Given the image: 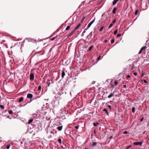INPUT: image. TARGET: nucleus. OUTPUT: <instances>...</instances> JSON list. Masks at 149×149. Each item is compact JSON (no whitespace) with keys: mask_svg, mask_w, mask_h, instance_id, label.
I'll list each match as a JSON object with an SVG mask.
<instances>
[{"mask_svg":"<svg viewBox=\"0 0 149 149\" xmlns=\"http://www.w3.org/2000/svg\"><path fill=\"white\" fill-rule=\"evenodd\" d=\"M146 48V46L143 47L140 49L138 54H140L142 52V51L143 50H145Z\"/></svg>","mask_w":149,"mask_h":149,"instance_id":"4","label":"nucleus"},{"mask_svg":"<svg viewBox=\"0 0 149 149\" xmlns=\"http://www.w3.org/2000/svg\"><path fill=\"white\" fill-rule=\"evenodd\" d=\"M143 81L146 83H148V82H147L146 80H144Z\"/></svg>","mask_w":149,"mask_h":149,"instance_id":"40","label":"nucleus"},{"mask_svg":"<svg viewBox=\"0 0 149 149\" xmlns=\"http://www.w3.org/2000/svg\"><path fill=\"white\" fill-rule=\"evenodd\" d=\"M38 64V63H36L35 64V65H36Z\"/></svg>","mask_w":149,"mask_h":149,"instance_id":"54","label":"nucleus"},{"mask_svg":"<svg viewBox=\"0 0 149 149\" xmlns=\"http://www.w3.org/2000/svg\"><path fill=\"white\" fill-rule=\"evenodd\" d=\"M33 119H30L29 120V122H28V124H30L31 123H32L33 121Z\"/></svg>","mask_w":149,"mask_h":149,"instance_id":"18","label":"nucleus"},{"mask_svg":"<svg viewBox=\"0 0 149 149\" xmlns=\"http://www.w3.org/2000/svg\"><path fill=\"white\" fill-rule=\"evenodd\" d=\"M93 125L94 126L96 127L97 125H98L99 124V123L98 122H96V123H93Z\"/></svg>","mask_w":149,"mask_h":149,"instance_id":"14","label":"nucleus"},{"mask_svg":"<svg viewBox=\"0 0 149 149\" xmlns=\"http://www.w3.org/2000/svg\"><path fill=\"white\" fill-rule=\"evenodd\" d=\"M119 0H114L113 2V5H115Z\"/></svg>","mask_w":149,"mask_h":149,"instance_id":"11","label":"nucleus"},{"mask_svg":"<svg viewBox=\"0 0 149 149\" xmlns=\"http://www.w3.org/2000/svg\"><path fill=\"white\" fill-rule=\"evenodd\" d=\"M88 29L87 28H86V29H84V31H83V33H82V34H81V36H84V33H85V32H86V31L87 29Z\"/></svg>","mask_w":149,"mask_h":149,"instance_id":"9","label":"nucleus"},{"mask_svg":"<svg viewBox=\"0 0 149 149\" xmlns=\"http://www.w3.org/2000/svg\"><path fill=\"white\" fill-rule=\"evenodd\" d=\"M117 33V30H116L114 33V35H116V33Z\"/></svg>","mask_w":149,"mask_h":149,"instance_id":"32","label":"nucleus"},{"mask_svg":"<svg viewBox=\"0 0 149 149\" xmlns=\"http://www.w3.org/2000/svg\"><path fill=\"white\" fill-rule=\"evenodd\" d=\"M132 111L133 113H134L135 111L134 107H133L132 109Z\"/></svg>","mask_w":149,"mask_h":149,"instance_id":"24","label":"nucleus"},{"mask_svg":"<svg viewBox=\"0 0 149 149\" xmlns=\"http://www.w3.org/2000/svg\"><path fill=\"white\" fill-rule=\"evenodd\" d=\"M63 128V126H60L58 127L57 129L59 130V131H61L62 129Z\"/></svg>","mask_w":149,"mask_h":149,"instance_id":"13","label":"nucleus"},{"mask_svg":"<svg viewBox=\"0 0 149 149\" xmlns=\"http://www.w3.org/2000/svg\"><path fill=\"white\" fill-rule=\"evenodd\" d=\"M142 144V142H134L133 143V144L135 145H139L140 147L141 146Z\"/></svg>","mask_w":149,"mask_h":149,"instance_id":"1","label":"nucleus"},{"mask_svg":"<svg viewBox=\"0 0 149 149\" xmlns=\"http://www.w3.org/2000/svg\"><path fill=\"white\" fill-rule=\"evenodd\" d=\"M79 126H76L75 127L76 129H78L79 128Z\"/></svg>","mask_w":149,"mask_h":149,"instance_id":"42","label":"nucleus"},{"mask_svg":"<svg viewBox=\"0 0 149 149\" xmlns=\"http://www.w3.org/2000/svg\"><path fill=\"white\" fill-rule=\"evenodd\" d=\"M127 131H124V132H123V133L124 134H127Z\"/></svg>","mask_w":149,"mask_h":149,"instance_id":"44","label":"nucleus"},{"mask_svg":"<svg viewBox=\"0 0 149 149\" xmlns=\"http://www.w3.org/2000/svg\"><path fill=\"white\" fill-rule=\"evenodd\" d=\"M41 89V86H40L38 87V90L40 91Z\"/></svg>","mask_w":149,"mask_h":149,"instance_id":"28","label":"nucleus"},{"mask_svg":"<svg viewBox=\"0 0 149 149\" xmlns=\"http://www.w3.org/2000/svg\"><path fill=\"white\" fill-rule=\"evenodd\" d=\"M130 75H127V79L129 80L128 78H130Z\"/></svg>","mask_w":149,"mask_h":149,"instance_id":"36","label":"nucleus"},{"mask_svg":"<svg viewBox=\"0 0 149 149\" xmlns=\"http://www.w3.org/2000/svg\"><path fill=\"white\" fill-rule=\"evenodd\" d=\"M103 111L105 112H106V114H107L108 115L109 113V112H108V111H107V110L106 109H103Z\"/></svg>","mask_w":149,"mask_h":149,"instance_id":"15","label":"nucleus"},{"mask_svg":"<svg viewBox=\"0 0 149 149\" xmlns=\"http://www.w3.org/2000/svg\"><path fill=\"white\" fill-rule=\"evenodd\" d=\"M12 47H11V48Z\"/></svg>","mask_w":149,"mask_h":149,"instance_id":"57","label":"nucleus"},{"mask_svg":"<svg viewBox=\"0 0 149 149\" xmlns=\"http://www.w3.org/2000/svg\"><path fill=\"white\" fill-rule=\"evenodd\" d=\"M56 38V37H54L51 39V40H54Z\"/></svg>","mask_w":149,"mask_h":149,"instance_id":"35","label":"nucleus"},{"mask_svg":"<svg viewBox=\"0 0 149 149\" xmlns=\"http://www.w3.org/2000/svg\"><path fill=\"white\" fill-rule=\"evenodd\" d=\"M114 42V40L113 39H112L111 41V43H113Z\"/></svg>","mask_w":149,"mask_h":149,"instance_id":"33","label":"nucleus"},{"mask_svg":"<svg viewBox=\"0 0 149 149\" xmlns=\"http://www.w3.org/2000/svg\"><path fill=\"white\" fill-rule=\"evenodd\" d=\"M47 84H48L47 86H50V83L49 82V80H48V81H47Z\"/></svg>","mask_w":149,"mask_h":149,"instance_id":"19","label":"nucleus"},{"mask_svg":"<svg viewBox=\"0 0 149 149\" xmlns=\"http://www.w3.org/2000/svg\"><path fill=\"white\" fill-rule=\"evenodd\" d=\"M133 74L134 75L136 76L137 75V73L136 72H134L133 73Z\"/></svg>","mask_w":149,"mask_h":149,"instance_id":"41","label":"nucleus"},{"mask_svg":"<svg viewBox=\"0 0 149 149\" xmlns=\"http://www.w3.org/2000/svg\"><path fill=\"white\" fill-rule=\"evenodd\" d=\"M114 94L113 93H111L108 96V98H110L114 96Z\"/></svg>","mask_w":149,"mask_h":149,"instance_id":"7","label":"nucleus"},{"mask_svg":"<svg viewBox=\"0 0 149 149\" xmlns=\"http://www.w3.org/2000/svg\"><path fill=\"white\" fill-rule=\"evenodd\" d=\"M13 113V111L12 110H10V114H11Z\"/></svg>","mask_w":149,"mask_h":149,"instance_id":"47","label":"nucleus"},{"mask_svg":"<svg viewBox=\"0 0 149 149\" xmlns=\"http://www.w3.org/2000/svg\"><path fill=\"white\" fill-rule=\"evenodd\" d=\"M24 98L23 97H21L19 100L18 102H21L23 101V100Z\"/></svg>","mask_w":149,"mask_h":149,"instance_id":"12","label":"nucleus"},{"mask_svg":"<svg viewBox=\"0 0 149 149\" xmlns=\"http://www.w3.org/2000/svg\"><path fill=\"white\" fill-rule=\"evenodd\" d=\"M108 107L110 109V110L111 109V106L110 105H108Z\"/></svg>","mask_w":149,"mask_h":149,"instance_id":"46","label":"nucleus"},{"mask_svg":"<svg viewBox=\"0 0 149 149\" xmlns=\"http://www.w3.org/2000/svg\"><path fill=\"white\" fill-rule=\"evenodd\" d=\"M8 113H9V111H8Z\"/></svg>","mask_w":149,"mask_h":149,"instance_id":"56","label":"nucleus"},{"mask_svg":"<svg viewBox=\"0 0 149 149\" xmlns=\"http://www.w3.org/2000/svg\"><path fill=\"white\" fill-rule=\"evenodd\" d=\"M117 10V8L116 7H115L113 9V11H112V13L113 14H115L116 13V10Z\"/></svg>","mask_w":149,"mask_h":149,"instance_id":"8","label":"nucleus"},{"mask_svg":"<svg viewBox=\"0 0 149 149\" xmlns=\"http://www.w3.org/2000/svg\"><path fill=\"white\" fill-rule=\"evenodd\" d=\"M138 10H136L135 11V15H137L138 14Z\"/></svg>","mask_w":149,"mask_h":149,"instance_id":"26","label":"nucleus"},{"mask_svg":"<svg viewBox=\"0 0 149 149\" xmlns=\"http://www.w3.org/2000/svg\"><path fill=\"white\" fill-rule=\"evenodd\" d=\"M0 107L3 109L4 108V106L2 105H0Z\"/></svg>","mask_w":149,"mask_h":149,"instance_id":"25","label":"nucleus"},{"mask_svg":"<svg viewBox=\"0 0 149 149\" xmlns=\"http://www.w3.org/2000/svg\"><path fill=\"white\" fill-rule=\"evenodd\" d=\"M93 47V46H91L88 49V51H90L92 49Z\"/></svg>","mask_w":149,"mask_h":149,"instance_id":"21","label":"nucleus"},{"mask_svg":"<svg viewBox=\"0 0 149 149\" xmlns=\"http://www.w3.org/2000/svg\"><path fill=\"white\" fill-rule=\"evenodd\" d=\"M123 87L124 88H125L126 87V85H124L123 86Z\"/></svg>","mask_w":149,"mask_h":149,"instance_id":"50","label":"nucleus"},{"mask_svg":"<svg viewBox=\"0 0 149 149\" xmlns=\"http://www.w3.org/2000/svg\"><path fill=\"white\" fill-rule=\"evenodd\" d=\"M131 147V146L130 145L127 147L126 149H128V148H130Z\"/></svg>","mask_w":149,"mask_h":149,"instance_id":"38","label":"nucleus"},{"mask_svg":"<svg viewBox=\"0 0 149 149\" xmlns=\"http://www.w3.org/2000/svg\"><path fill=\"white\" fill-rule=\"evenodd\" d=\"M107 42H108V41L107 40H106V39H105V40H104V42H105V43Z\"/></svg>","mask_w":149,"mask_h":149,"instance_id":"49","label":"nucleus"},{"mask_svg":"<svg viewBox=\"0 0 149 149\" xmlns=\"http://www.w3.org/2000/svg\"><path fill=\"white\" fill-rule=\"evenodd\" d=\"M81 25V24L80 23H79L76 27L75 28L74 30L75 31L76 30H77V29L79 28L80 27Z\"/></svg>","mask_w":149,"mask_h":149,"instance_id":"6","label":"nucleus"},{"mask_svg":"<svg viewBox=\"0 0 149 149\" xmlns=\"http://www.w3.org/2000/svg\"><path fill=\"white\" fill-rule=\"evenodd\" d=\"M116 19H114L112 21L111 23L112 24H113L115 23L116 22Z\"/></svg>","mask_w":149,"mask_h":149,"instance_id":"29","label":"nucleus"},{"mask_svg":"<svg viewBox=\"0 0 149 149\" xmlns=\"http://www.w3.org/2000/svg\"><path fill=\"white\" fill-rule=\"evenodd\" d=\"M104 28V27L103 26H102L101 28L100 29V30H99L100 31H102L103 29V28Z\"/></svg>","mask_w":149,"mask_h":149,"instance_id":"27","label":"nucleus"},{"mask_svg":"<svg viewBox=\"0 0 149 149\" xmlns=\"http://www.w3.org/2000/svg\"><path fill=\"white\" fill-rule=\"evenodd\" d=\"M144 119V117H143L140 120V121L142 122Z\"/></svg>","mask_w":149,"mask_h":149,"instance_id":"39","label":"nucleus"},{"mask_svg":"<svg viewBox=\"0 0 149 149\" xmlns=\"http://www.w3.org/2000/svg\"><path fill=\"white\" fill-rule=\"evenodd\" d=\"M112 138V136H111L110 137V139H111V138Z\"/></svg>","mask_w":149,"mask_h":149,"instance_id":"53","label":"nucleus"},{"mask_svg":"<svg viewBox=\"0 0 149 149\" xmlns=\"http://www.w3.org/2000/svg\"><path fill=\"white\" fill-rule=\"evenodd\" d=\"M74 31H75L74 30L72 31L70 34H68V37L70 36H71L74 32Z\"/></svg>","mask_w":149,"mask_h":149,"instance_id":"17","label":"nucleus"},{"mask_svg":"<svg viewBox=\"0 0 149 149\" xmlns=\"http://www.w3.org/2000/svg\"><path fill=\"white\" fill-rule=\"evenodd\" d=\"M144 75V74L142 72L141 77H143Z\"/></svg>","mask_w":149,"mask_h":149,"instance_id":"43","label":"nucleus"},{"mask_svg":"<svg viewBox=\"0 0 149 149\" xmlns=\"http://www.w3.org/2000/svg\"><path fill=\"white\" fill-rule=\"evenodd\" d=\"M113 86H114L113 85H112V87L113 88Z\"/></svg>","mask_w":149,"mask_h":149,"instance_id":"52","label":"nucleus"},{"mask_svg":"<svg viewBox=\"0 0 149 149\" xmlns=\"http://www.w3.org/2000/svg\"><path fill=\"white\" fill-rule=\"evenodd\" d=\"M33 97V95L31 93L28 94L27 95V98H28L31 99Z\"/></svg>","mask_w":149,"mask_h":149,"instance_id":"5","label":"nucleus"},{"mask_svg":"<svg viewBox=\"0 0 149 149\" xmlns=\"http://www.w3.org/2000/svg\"><path fill=\"white\" fill-rule=\"evenodd\" d=\"M85 18H86L85 16L83 17L82 19L81 20V23L83 22V21H84V19H85Z\"/></svg>","mask_w":149,"mask_h":149,"instance_id":"20","label":"nucleus"},{"mask_svg":"<svg viewBox=\"0 0 149 149\" xmlns=\"http://www.w3.org/2000/svg\"><path fill=\"white\" fill-rule=\"evenodd\" d=\"M9 148V145H8L6 147V148L8 149Z\"/></svg>","mask_w":149,"mask_h":149,"instance_id":"48","label":"nucleus"},{"mask_svg":"<svg viewBox=\"0 0 149 149\" xmlns=\"http://www.w3.org/2000/svg\"><path fill=\"white\" fill-rule=\"evenodd\" d=\"M113 24L112 23H111L110 25L109 26V27H108V28H110L112 26H113Z\"/></svg>","mask_w":149,"mask_h":149,"instance_id":"31","label":"nucleus"},{"mask_svg":"<svg viewBox=\"0 0 149 149\" xmlns=\"http://www.w3.org/2000/svg\"><path fill=\"white\" fill-rule=\"evenodd\" d=\"M58 141L59 142V143H60V144H61V143H62V141H61V139L60 138H59L58 139Z\"/></svg>","mask_w":149,"mask_h":149,"instance_id":"23","label":"nucleus"},{"mask_svg":"<svg viewBox=\"0 0 149 149\" xmlns=\"http://www.w3.org/2000/svg\"><path fill=\"white\" fill-rule=\"evenodd\" d=\"M65 75V73L64 71H63L61 73V77L62 78H63Z\"/></svg>","mask_w":149,"mask_h":149,"instance_id":"10","label":"nucleus"},{"mask_svg":"<svg viewBox=\"0 0 149 149\" xmlns=\"http://www.w3.org/2000/svg\"><path fill=\"white\" fill-rule=\"evenodd\" d=\"M70 28V26H67V27L66 28L65 30H68Z\"/></svg>","mask_w":149,"mask_h":149,"instance_id":"22","label":"nucleus"},{"mask_svg":"<svg viewBox=\"0 0 149 149\" xmlns=\"http://www.w3.org/2000/svg\"><path fill=\"white\" fill-rule=\"evenodd\" d=\"M121 36V34H118L117 35V37L118 38L119 37Z\"/></svg>","mask_w":149,"mask_h":149,"instance_id":"30","label":"nucleus"},{"mask_svg":"<svg viewBox=\"0 0 149 149\" xmlns=\"http://www.w3.org/2000/svg\"><path fill=\"white\" fill-rule=\"evenodd\" d=\"M100 58V56H99L97 58V60H99Z\"/></svg>","mask_w":149,"mask_h":149,"instance_id":"45","label":"nucleus"},{"mask_svg":"<svg viewBox=\"0 0 149 149\" xmlns=\"http://www.w3.org/2000/svg\"><path fill=\"white\" fill-rule=\"evenodd\" d=\"M118 84V82L116 80L115 81H114V84L116 85Z\"/></svg>","mask_w":149,"mask_h":149,"instance_id":"34","label":"nucleus"},{"mask_svg":"<svg viewBox=\"0 0 149 149\" xmlns=\"http://www.w3.org/2000/svg\"><path fill=\"white\" fill-rule=\"evenodd\" d=\"M97 144V143L96 142H93L92 143V144H91V146H94L96 145Z\"/></svg>","mask_w":149,"mask_h":149,"instance_id":"16","label":"nucleus"},{"mask_svg":"<svg viewBox=\"0 0 149 149\" xmlns=\"http://www.w3.org/2000/svg\"><path fill=\"white\" fill-rule=\"evenodd\" d=\"M95 21V19H94L89 24H88L87 26V28L88 29L91 26V25Z\"/></svg>","mask_w":149,"mask_h":149,"instance_id":"3","label":"nucleus"},{"mask_svg":"<svg viewBox=\"0 0 149 149\" xmlns=\"http://www.w3.org/2000/svg\"><path fill=\"white\" fill-rule=\"evenodd\" d=\"M34 74L33 73H31L30 76V80H33L34 79Z\"/></svg>","mask_w":149,"mask_h":149,"instance_id":"2","label":"nucleus"},{"mask_svg":"<svg viewBox=\"0 0 149 149\" xmlns=\"http://www.w3.org/2000/svg\"><path fill=\"white\" fill-rule=\"evenodd\" d=\"M32 101V100H30V102H31Z\"/></svg>","mask_w":149,"mask_h":149,"instance_id":"55","label":"nucleus"},{"mask_svg":"<svg viewBox=\"0 0 149 149\" xmlns=\"http://www.w3.org/2000/svg\"><path fill=\"white\" fill-rule=\"evenodd\" d=\"M106 12H105L102 15V17H104L106 15Z\"/></svg>","mask_w":149,"mask_h":149,"instance_id":"37","label":"nucleus"},{"mask_svg":"<svg viewBox=\"0 0 149 149\" xmlns=\"http://www.w3.org/2000/svg\"><path fill=\"white\" fill-rule=\"evenodd\" d=\"M28 103V102L26 103L24 105V106H25V105H26V104Z\"/></svg>","mask_w":149,"mask_h":149,"instance_id":"51","label":"nucleus"}]
</instances>
